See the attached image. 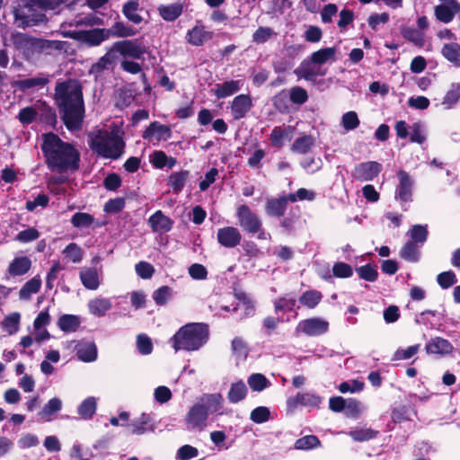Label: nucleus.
<instances>
[{
	"mask_svg": "<svg viewBox=\"0 0 460 460\" xmlns=\"http://www.w3.org/2000/svg\"><path fill=\"white\" fill-rule=\"evenodd\" d=\"M55 102L66 128L70 131L80 129L85 109L79 82L73 79L58 82L55 86Z\"/></svg>",
	"mask_w": 460,
	"mask_h": 460,
	"instance_id": "f257e3e1",
	"label": "nucleus"
},
{
	"mask_svg": "<svg viewBox=\"0 0 460 460\" xmlns=\"http://www.w3.org/2000/svg\"><path fill=\"white\" fill-rule=\"evenodd\" d=\"M41 150L50 171L64 172L77 170L79 167L80 153L78 150L53 132L43 135Z\"/></svg>",
	"mask_w": 460,
	"mask_h": 460,
	"instance_id": "f03ea898",
	"label": "nucleus"
},
{
	"mask_svg": "<svg viewBox=\"0 0 460 460\" xmlns=\"http://www.w3.org/2000/svg\"><path fill=\"white\" fill-rule=\"evenodd\" d=\"M208 336V326L206 323H187L171 338V343L176 351H194L207 343Z\"/></svg>",
	"mask_w": 460,
	"mask_h": 460,
	"instance_id": "7ed1b4c3",
	"label": "nucleus"
},
{
	"mask_svg": "<svg viewBox=\"0 0 460 460\" xmlns=\"http://www.w3.org/2000/svg\"><path fill=\"white\" fill-rule=\"evenodd\" d=\"M221 408V395L219 394L204 395L187 412L185 416L186 429L203 430L207 426L208 415L218 411Z\"/></svg>",
	"mask_w": 460,
	"mask_h": 460,
	"instance_id": "20e7f679",
	"label": "nucleus"
},
{
	"mask_svg": "<svg viewBox=\"0 0 460 460\" xmlns=\"http://www.w3.org/2000/svg\"><path fill=\"white\" fill-rule=\"evenodd\" d=\"M89 137L91 149L101 157L117 160L124 153L125 142L114 130H98Z\"/></svg>",
	"mask_w": 460,
	"mask_h": 460,
	"instance_id": "39448f33",
	"label": "nucleus"
},
{
	"mask_svg": "<svg viewBox=\"0 0 460 460\" xmlns=\"http://www.w3.org/2000/svg\"><path fill=\"white\" fill-rule=\"evenodd\" d=\"M112 51L119 52L124 58L141 59L148 53V46L143 38L124 40L113 44Z\"/></svg>",
	"mask_w": 460,
	"mask_h": 460,
	"instance_id": "423d86ee",
	"label": "nucleus"
},
{
	"mask_svg": "<svg viewBox=\"0 0 460 460\" xmlns=\"http://www.w3.org/2000/svg\"><path fill=\"white\" fill-rule=\"evenodd\" d=\"M399 183L396 187L394 198L398 201L403 211L408 209V204L412 201V192L414 187V180L404 170L397 172Z\"/></svg>",
	"mask_w": 460,
	"mask_h": 460,
	"instance_id": "0eeeda50",
	"label": "nucleus"
},
{
	"mask_svg": "<svg viewBox=\"0 0 460 460\" xmlns=\"http://www.w3.org/2000/svg\"><path fill=\"white\" fill-rule=\"evenodd\" d=\"M236 217L239 226L248 234H255L261 230L262 222L247 205H240L236 208Z\"/></svg>",
	"mask_w": 460,
	"mask_h": 460,
	"instance_id": "6e6552de",
	"label": "nucleus"
},
{
	"mask_svg": "<svg viewBox=\"0 0 460 460\" xmlns=\"http://www.w3.org/2000/svg\"><path fill=\"white\" fill-rule=\"evenodd\" d=\"M329 331L328 321L321 317H311L300 321L295 330L296 335L301 333L308 337H316L327 333Z\"/></svg>",
	"mask_w": 460,
	"mask_h": 460,
	"instance_id": "1a4fd4ad",
	"label": "nucleus"
},
{
	"mask_svg": "<svg viewBox=\"0 0 460 460\" xmlns=\"http://www.w3.org/2000/svg\"><path fill=\"white\" fill-rule=\"evenodd\" d=\"M50 82V75L45 73H39L32 77H25L13 81V87L16 90L27 93L34 92L45 87Z\"/></svg>",
	"mask_w": 460,
	"mask_h": 460,
	"instance_id": "9d476101",
	"label": "nucleus"
},
{
	"mask_svg": "<svg viewBox=\"0 0 460 460\" xmlns=\"http://www.w3.org/2000/svg\"><path fill=\"white\" fill-rule=\"evenodd\" d=\"M217 243L227 249L235 248L242 242V234L240 230L234 226H224L217 229Z\"/></svg>",
	"mask_w": 460,
	"mask_h": 460,
	"instance_id": "9b49d317",
	"label": "nucleus"
},
{
	"mask_svg": "<svg viewBox=\"0 0 460 460\" xmlns=\"http://www.w3.org/2000/svg\"><path fill=\"white\" fill-rule=\"evenodd\" d=\"M128 432L132 435H143L154 432L155 429V420L151 414L143 412L138 418L127 424Z\"/></svg>",
	"mask_w": 460,
	"mask_h": 460,
	"instance_id": "f8f14e48",
	"label": "nucleus"
},
{
	"mask_svg": "<svg viewBox=\"0 0 460 460\" xmlns=\"http://www.w3.org/2000/svg\"><path fill=\"white\" fill-rule=\"evenodd\" d=\"M381 170L382 165L377 162H363L355 166L352 175L356 180L361 181H372L379 174Z\"/></svg>",
	"mask_w": 460,
	"mask_h": 460,
	"instance_id": "ddd939ff",
	"label": "nucleus"
},
{
	"mask_svg": "<svg viewBox=\"0 0 460 460\" xmlns=\"http://www.w3.org/2000/svg\"><path fill=\"white\" fill-rule=\"evenodd\" d=\"M243 85V79L228 80L216 84L212 89V93L217 99H225L238 93Z\"/></svg>",
	"mask_w": 460,
	"mask_h": 460,
	"instance_id": "4468645a",
	"label": "nucleus"
},
{
	"mask_svg": "<svg viewBox=\"0 0 460 460\" xmlns=\"http://www.w3.org/2000/svg\"><path fill=\"white\" fill-rule=\"evenodd\" d=\"M252 107V101L249 94L235 96L231 103V114L234 120H239L246 116Z\"/></svg>",
	"mask_w": 460,
	"mask_h": 460,
	"instance_id": "2eb2a0df",
	"label": "nucleus"
},
{
	"mask_svg": "<svg viewBox=\"0 0 460 460\" xmlns=\"http://www.w3.org/2000/svg\"><path fill=\"white\" fill-rule=\"evenodd\" d=\"M83 286L89 290H96L101 284L102 271L94 267H83L79 272Z\"/></svg>",
	"mask_w": 460,
	"mask_h": 460,
	"instance_id": "dca6fc26",
	"label": "nucleus"
},
{
	"mask_svg": "<svg viewBox=\"0 0 460 460\" xmlns=\"http://www.w3.org/2000/svg\"><path fill=\"white\" fill-rule=\"evenodd\" d=\"M148 224L153 232L165 234L172 230L173 220L157 210L148 218Z\"/></svg>",
	"mask_w": 460,
	"mask_h": 460,
	"instance_id": "f3484780",
	"label": "nucleus"
},
{
	"mask_svg": "<svg viewBox=\"0 0 460 460\" xmlns=\"http://www.w3.org/2000/svg\"><path fill=\"white\" fill-rule=\"evenodd\" d=\"M296 72L298 76L310 81L314 80L318 76H323L326 74V70L314 64L311 58L302 61Z\"/></svg>",
	"mask_w": 460,
	"mask_h": 460,
	"instance_id": "a211bd4d",
	"label": "nucleus"
},
{
	"mask_svg": "<svg viewBox=\"0 0 460 460\" xmlns=\"http://www.w3.org/2000/svg\"><path fill=\"white\" fill-rule=\"evenodd\" d=\"M287 403L289 407H318L322 403V398L315 393H297L294 397L288 398Z\"/></svg>",
	"mask_w": 460,
	"mask_h": 460,
	"instance_id": "6ab92c4d",
	"label": "nucleus"
},
{
	"mask_svg": "<svg viewBox=\"0 0 460 460\" xmlns=\"http://www.w3.org/2000/svg\"><path fill=\"white\" fill-rule=\"evenodd\" d=\"M213 32L207 31L203 25H196L189 30L186 34L187 41L195 47L202 46L206 41L211 40Z\"/></svg>",
	"mask_w": 460,
	"mask_h": 460,
	"instance_id": "aec40b11",
	"label": "nucleus"
},
{
	"mask_svg": "<svg viewBox=\"0 0 460 460\" xmlns=\"http://www.w3.org/2000/svg\"><path fill=\"white\" fill-rule=\"evenodd\" d=\"M171 129L168 126L160 124L158 121L152 122L143 132V138L148 141H160L170 137Z\"/></svg>",
	"mask_w": 460,
	"mask_h": 460,
	"instance_id": "412c9836",
	"label": "nucleus"
},
{
	"mask_svg": "<svg viewBox=\"0 0 460 460\" xmlns=\"http://www.w3.org/2000/svg\"><path fill=\"white\" fill-rule=\"evenodd\" d=\"M293 128L291 126H276L272 128L270 135V141L272 146L280 149L284 146L287 140L291 139Z\"/></svg>",
	"mask_w": 460,
	"mask_h": 460,
	"instance_id": "4be33fe9",
	"label": "nucleus"
},
{
	"mask_svg": "<svg viewBox=\"0 0 460 460\" xmlns=\"http://www.w3.org/2000/svg\"><path fill=\"white\" fill-rule=\"evenodd\" d=\"M288 202L290 200L288 195L268 199L265 206L266 213L270 217H280L285 214Z\"/></svg>",
	"mask_w": 460,
	"mask_h": 460,
	"instance_id": "5701e85b",
	"label": "nucleus"
},
{
	"mask_svg": "<svg viewBox=\"0 0 460 460\" xmlns=\"http://www.w3.org/2000/svg\"><path fill=\"white\" fill-rule=\"evenodd\" d=\"M78 33L79 39L90 46H99L110 37V31L105 29H93L89 31H82Z\"/></svg>",
	"mask_w": 460,
	"mask_h": 460,
	"instance_id": "b1692460",
	"label": "nucleus"
},
{
	"mask_svg": "<svg viewBox=\"0 0 460 460\" xmlns=\"http://www.w3.org/2000/svg\"><path fill=\"white\" fill-rule=\"evenodd\" d=\"M31 267V261L27 256L15 257L9 264L7 273L12 277L25 275Z\"/></svg>",
	"mask_w": 460,
	"mask_h": 460,
	"instance_id": "393cba45",
	"label": "nucleus"
},
{
	"mask_svg": "<svg viewBox=\"0 0 460 460\" xmlns=\"http://www.w3.org/2000/svg\"><path fill=\"white\" fill-rule=\"evenodd\" d=\"M75 353L81 361L93 362L97 358V347L93 342H80L75 347Z\"/></svg>",
	"mask_w": 460,
	"mask_h": 460,
	"instance_id": "a878e982",
	"label": "nucleus"
},
{
	"mask_svg": "<svg viewBox=\"0 0 460 460\" xmlns=\"http://www.w3.org/2000/svg\"><path fill=\"white\" fill-rule=\"evenodd\" d=\"M189 178L190 172L187 170L174 172L170 174L167 185L170 187V189L172 190L174 194H179L183 190Z\"/></svg>",
	"mask_w": 460,
	"mask_h": 460,
	"instance_id": "bb28decb",
	"label": "nucleus"
},
{
	"mask_svg": "<svg viewBox=\"0 0 460 460\" xmlns=\"http://www.w3.org/2000/svg\"><path fill=\"white\" fill-rule=\"evenodd\" d=\"M425 349L429 354H447L451 352L453 347L447 340L436 337L426 344Z\"/></svg>",
	"mask_w": 460,
	"mask_h": 460,
	"instance_id": "cd10ccee",
	"label": "nucleus"
},
{
	"mask_svg": "<svg viewBox=\"0 0 460 460\" xmlns=\"http://www.w3.org/2000/svg\"><path fill=\"white\" fill-rule=\"evenodd\" d=\"M112 303L110 298L97 297L88 303V308L92 314L97 317L104 316L111 310Z\"/></svg>",
	"mask_w": 460,
	"mask_h": 460,
	"instance_id": "c85d7f7f",
	"label": "nucleus"
},
{
	"mask_svg": "<svg viewBox=\"0 0 460 460\" xmlns=\"http://www.w3.org/2000/svg\"><path fill=\"white\" fill-rule=\"evenodd\" d=\"M159 14L166 22H173L179 18L183 12V5L181 3H173L167 5H160Z\"/></svg>",
	"mask_w": 460,
	"mask_h": 460,
	"instance_id": "c756f323",
	"label": "nucleus"
},
{
	"mask_svg": "<svg viewBox=\"0 0 460 460\" xmlns=\"http://www.w3.org/2000/svg\"><path fill=\"white\" fill-rule=\"evenodd\" d=\"M248 389L243 381L240 380L231 385L227 393V399L231 403H238L245 399Z\"/></svg>",
	"mask_w": 460,
	"mask_h": 460,
	"instance_id": "7c9ffc66",
	"label": "nucleus"
},
{
	"mask_svg": "<svg viewBox=\"0 0 460 460\" xmlns=\"http://www.w3.org/2000/svg\"><path fill=\"white\" fill-rule=\"evenodd\" d=\"M441 54L448 62L460 68V45L458 43L444 44Z\"/></svg>",
	"mask_w": 460,
	"mask_h": 460,
	"instance_id": "2f4dec72",
	"label": "nucleus"
},
{
	"mask_svg": "<svg viewBox=\"0 0 460 460\" xmlns=\"http://www.w3.org/2000/svg\"><path fill=\"white\" fill-rule=\"evenodd\" d=\"M139 3L138 0H130L123 4L122 13L125 17L135 24H139L143 18L138 13Z\"/></svg>",
	"mask_w": 460,
	"mask_h": 460,
	"instance_id": "473e14b6",
	"label": "nucleus"
},
{
	"mask_svg": "<svg viewBox=\"0 0 460 460\" xmlns=\"http://www.w3.org/2000/svg\"><path fill=\"white\" fill-rule=\"evenodd\" d=\"M97 410L96 399L93 396L84 399L77 407V413L84 420H91Z\"/></svg>",
	"mask_w": 460,
	"mask_h": 460,
	"instance_id": "72a5a7b5",
	"label": "nucleus"
},
{
	"mask_svg": "<svg viewBox=\"0 0 460 460\" xmlns=\"http://www.w3.org/2000/svg\"><path fill=\"white\" fill-rule=\"evenodd\" d=\"M41 287L40 276H35L28 280L20 289L19 296L22 300H29L33 294H36Z\"/></svg>",
	"mask_w": 460,
	"mask_h": 460,
	"instance_id": "f704fd0d",
	"label": "nucleus"
},
{
	"mask_svg": "<svg viewBox=\"0 0 460 460\" xmlns=\"http://www.w3.org/2000/svg\"><path fill=\"white\" fill-rule=\"evenodd\" d=\"M62 408V402L59 398L50 399L39 412V417L43 421L51 420V416L58 412Z\"/></svg>",
	"mask_w": 460,
	"mask_h": 460,
	"instance_id": "c9c22d12",
	"label": "nucleus"
},
{
	"mask_svg": "<svg viewBox=\"0 0 460 460\" xmlns=\"http://www.w3.org/2000/svg\"><path fill=\"white\" fill-rule=\"evenodd\" d=\"M419 244L414 243L413 242L408 241L401 249L400 256L403 260L410 262H417L420 258Z\"/></svg>",
	"mask_w": 460,
	"mask_h": 460,
	"instance_id": "e433bc0d",
	"label": "nucleus"
},
{
	"mask_svg": "<svg viewBox=\"0 0 460 460\" xmlns=\"http://www.w3.org/2000/svg\"><path fill=\"white\" fill-rule=\"evenodd\" d=\"M323 295L320 291L315 289L306 290L299 297V303L309 308H315L319 303L322 301Z\"/></svg>",
	"mask_w": 460,
	"mask_h": 460,
	"instance_id": "4c0bfd02",
	"label": "nucleus"
},
{
	"mask_svg": "<svg viewBox=\"0 0 460 460\" xmlns=\"http://www.w3.org/2000/svg\"><path fill=\"white\" fill-rule=\"evenodd\" d=\"M315 139L311 135L297 137L291 146V150L297 154H306L314 146Z\"/></svg>",
	"mask_w": 460,
	"mask_h": 460,
	"instance_id": "58836bf2",
	"label": "nucleus"
},
{
	"mask_svg": "<svg viewBox=\"0 0 460 460\" xmlns=\"http://www.w3.org/2000/svg\"><path fill=\"white\" fill-rule=\"evenodd\" d=\"M58 326L65 332H73L80 326V319L74 314H63L58 321Z\"/></svg>",
	"mask_w": 460,
	"mask_h": 460,
	"instance_id": "ea45409f",
	"label": "nucleus"
},
{
	"mask_svg": "<svg viewBox=\"0 0 460 460\" xmlns=\"http://www.w3.org/2000/svg\"><path fill=\"white\" fill-rule=\"evenodd\" d=\"M409 236L411 242L419 244L422 247L429 236V230L427 225H414L409 230Z\"/></svg>",
	"mask_w": 460,
	"mask_h": 460,
	"instance_id": "a19ab883",
	"label": "nucleus"
},
{
	"mask_svg": "<svg viewBox=\"0 0 460 460\" xmlns=\"http://www.w3.org/2000/svg\"><path fill=\"white\" fill-rule=\"evenodd\" d=\"M336 53L337 50L335 48H323L312 53L310 58H312L313 62H314V64L321 66L330 60L335 61Z\"/></svg>",
	"mask_w": 460,
	"mask_h": 460,
	"instance_id": "79ce46f5",
	"label": "nucleus"
},
{
	"mask_svg": "<svg viewBox=\"0 0 460 460\" xmlns=\"http://www.w3.org/2000/svg\"><path fill=\"white\" fill-rule=\"evenodd\" d=\"M109 31L110 35L112 34L120 38L131 37L137 33V30L123 22H115Z\"/></svg>",
	"mask_w": 460,
	"mask_h": 460,
	"instance_id": "37998d69",
	"label": "nucleus"
},
{
	"mask_svg": "<svg viewBox=\"0 0 460 460\" xmlns=\"http://www.w3.org/2000/svg\"><path fill=\"white\" fill-rule=\"evenodd\" d=\"M250 388L255 392H261L270 385L267 377L260 373L252 374L247 380Z\"/></svg>",
	"mask_w": 460,
	"mask_h": 460,
	"instance_id": "c03bdc74",
	"label": "nucleus"
},
{
	"mask_svg": "<svg viewBox=\"0 0 460 460\" xmlns=\"http://www.w3.org/2000/svg\"><path fill=\"white\" fill-rule=\"evenodd\" d=\"M231 349L234 356L238 359L245 360L249 354L248 345L241 337H235L232 341Z\"/></svg>",
	"mask_w": 460,
	"mask_h": 460,
	"instance_id": "a18cd8bd",
	"label": "nucleus"
},
{
	"mask_svg": "<svg viewBox=\"0 0 460 460\" xmlns=\"http://www.w3.org/2000/svg\"><path fill=\"white\" fill-rule=\"evenodd\" d=\"M296 305V299L290 295H285L277 298L274 301V309L276 313L280 311H288L291 312L294 310Z\"/></svg>",
	"mask_w": 460,
	"mask_h": 460,
	"instance_id": "49530a36",
	"label": "nucleus"
},
{
	"mask_svg": "<svg viewBox=\"0 0 460 460\" xmlns=\"http://www.w3.org/2000/svg\"><path fill=\"white\" fill-rule=\"evenodd\" d=\"M173 291L168 286H162L154 291L152 297L156 305L162 306L172 297Z\"/></svg>",
	"mask_w": 460,
	"mask_h": 460,
	"instance_id": "de8ad7c7",
	"label": "nucleus"
},
{
	"mask_svg": "<svg viewBox=\"0 0 460 460\" xmlns=\"http://www.w3.org/2000/svg\"><path fill=\"white\" fill-rule=\"evenodd\" d=\"M70 221L74 227L84 228L89 227L94 222V217L88 213L76 212L72 216Z\"/></svg>",
	"mask_w": 460,
	"mask_h": 460,
	"instance_id": "09e8293b",
	"label": "nucleus"
},
{
	"mask_svg": "<svg viewBox=\"0 0 460 460\" xmlns=\"http://www.w3.org/2000/svg\"><path fill=\"white\" fill-rule=\"evenodd\" d=\"M63 254L73 263H79L83 260L84 252L75 243H71L63 250Z\"/></svg>",
	"mask_w": 460,
	"mask_h": 460,
	"instance_id": "8fccbe9b",
	"label": "nucleus"
},
{
	"mask_svg": "<svg viewBox=\"0 0 460 460\" xmlns=\"http://www.w3.org/2000/svg\"><path fill=\"white\" fill-rule=\"evenodd\" d=\"M402 36L407 40L411 41L415 45L420 46V47L423 46L425 43L424 33L416 28H411V27L404 28L402 30Z\"/></svg>",
	"mask_w": 460,
	"mask_h": 460,
	"instance_id": "3c124183",
	"label": "nucleus"
},
{
	"mask_svg": "<svg viewBox=\"0 0 460 460\" xmlns=\"http://www.w3.org/2000/svg\"><path fill=\"white\" fill-rule=\"evenodd\" d=\"M321 445L319 438L314 435H308L298 438L295 442V448L298 450H310Z\"/></svg>",
	"mask_w": 460,
	"mask_h": 460,
	"instance_id": "603ef678",
	"label": "nucleus"
},
{
	"mask_svg": "<svg viewBox=\"0 0 460 460\" xmlns=\"http://www.w3.org/2000/svg\"><path fill=\"white\" fill-rule=\"evenodd\" d=\"M460 99V84L454 83L451 84L450 89L446 93L442 104L446 106L447 109H450L455 105L458 100Z\"/></svg>",
	"mask_w": 460,
	"mask_h": 460,
	"instance_id": "864d4df0",
	"label": "nucleus"
},
{
	"mask_svg": "<svg viewBox=\"0 0 460 460\" xmlns=\"http://www.w3.org/2000/svg\"><path fill=\"white\" fill-rule=\"evenodd\" d=\"M360 124V120L356 111L345 112L341 119V125L346 131L356 129Z\"/></svg>",
	"mask_w": 460,
	"mask_h": 460,
	"instance_id": "5fc2aeb1",
	"label": "nucleus"
},
{
	"mask_svg": "<svg viewBox=\"0 0 460 460\" xmlns=\"http://www.w3.org/2000/svg\"><path fill=\"white\" fill-rule=\"evenodd\" d=\"M21 315L19 313H13L7 315L1 325L10 335L14 334L19 330Z\"/></svg>",
	"mask_w": 460,
	"mask_h": 460,
	"instance_id": "6e6d98bb",
	"label": "nucleus"
},
{
	"mask_svg": "<svg viewBox=\"0 0 460 460\" xmlns=\"http://www.w3.org/2000/svg\"><path fill=\"white\" fill-rule=\"evenodd\" d=\"M356 271L360 279L368 282H374L378 278L376 268L370 263L357 268Z\"/></svg>",
	"mask_w": 460,
	"mask_h": 460,
	"instance_id": "4d7b16f0",
	"label": "nucleus"
},
{
	"mask_svg": "<svg viewBox=\"0 0 460 460\" xmlns=\"http://www.w3.org/2000/svg\"><path fill=\"white\" fill-rule=\"evenodd\" d=\"M153 342L145 333L137 336V349L141 355H149L153 351Z\"/></svg>",
	"mask_w": 460,
	"mask_h": 460,
	"instance_id": "13d9d810",
	"label": "nucleus"
},
{
	"mask_svg": "<svg viewBox=\"0 0 460 460\" xmlns=\"http://www.w3.org/2000/svg\"><path fill=\"white\" fill-rule=\"evenodd\" d=\"M420 345L415 344L406 349H398L393 356L394 360H407L411 358L420 350Z\"/></svg>",
	"mask_w": 460,
	"mask_h": 460,
	"instance_id": "bf43d9fd",
	"label": "nucleus"
},
{
	"mask_svg": "<svg viewBox=\"0 0 460 460\" xmlns=\"http://www.w3.org/2000/svg\"><path fill=\"white\" fill-rule=\"evenodd\" d=\"M289 101L295 104L302 105L308 100L307 92L299 86H295L290 89L288 93Z\"/></svg>",
	"mask_w": 460,
	"mask_h": 460,
	"instance_id": "052dcab7",
	"label": "nucleus"
},
{
	"mask_svg": "<svg viewBox=\"0 0 460 460\" xmlns=\"http://www.w3.org/2000/svg\"><path fill=\"white\" fill-rule=\"evenodd\" d=\"M49 203V197L47 194H39L33 200H27L25 203V208L33 212L37 209V208H44L48 207Z\"/></svg>",
	"mask_w": 460,
	"mask_h": 460,
	"instance_id": "680f3d73",
	"label": "nucleus"
},
{
	"mask_svg": "<svg viewBox=\"0 0 460 460\" xmlns=\"http://www.w3.org/2000/svg\"><path fill=\"white\" fill-rule=\"evenodd\" d=\"M270 411L265 406H259L253 409L250 414V419L258 424L264 423L270 420Z\"/></svg>",
	"mask_w": 460,
	"mask_h": 460,
	"instance_id": "e2e57ef3",
	"label": "nucleus"
},
{
	"mask_svg": "<svg viewBox=\"0 0 460 460\" xmlns=\"http://www.w3.org/2000/svg\"><path fill=\"white\" fill-rule=\"evenodd\" d=\"M40 237V232L34 227H28L17 234L14 240L22 243H31Z\"/></svg>",
	"mask_w": 460,
	"mask_h": 460,
	"instance_id": "0e129e2a",
	"label": "nucleus"
},
{
	"mask_svg": "<svg viewBox=\"0 0 460 460\" xmlns=\"http://www.w3.org/2000/svg\"><path fill=\"white\" fill-rule=\"evenodd\" d=\"M437 281L443 289H447L457 282V279L454 271L448 270L439 273Z\"/></svg>",
	"mask_w": 460,
	"mask_h": 460,
	"instance_id": "69168bd1",
	"label": "nucleus"
},
{
	"mask_svg": "<svg viewBox=\"0 0 460 460\" xmlns=\"http://www.w3.org/2000/svg\"><path fill=\"white\" fill-rule=\"evenodd\" d=\"M332 274L336 278L346 279L352 276L353 270L349 264L339 261L332 266Z\"/></svg>",
	"mask_w": 460,
	"mask_h": 460,
	"instance_id": "338daca9",
	"label": "nucleus"
},
{
	"mask_svg": "<svg viewBox=\"0 0 460 460\" xmlns=\"http://www.w3.org/2000/svg\"><path fill=\"white\" fill-rule=\"evenodd\" d=\"M435 15L442 22H450L455 15L454 11L447 5L439 4L435 7Z\"/></svg>",
	"mask_w": 460,
	"mask_h": 460,
	"instance_id": "774afa93",
	"label": "nucleus"
}]
</instances>
